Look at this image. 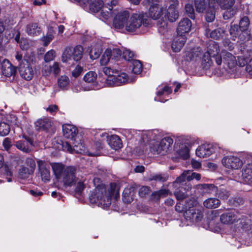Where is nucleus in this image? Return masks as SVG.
Returning a JSON list of instances; mask_svg holds the SVG:
<instances>
[{"mask_svg":"<svg viewBox=\"0 0 252 252\" xmlns=\"http://www.w3.org/2000/svg\"><path fill=\"white\" fill-rule=\"evenodd\" d=\"M150 24V20L148 18L146 13H139L133 14L126 25V30L128 32H136L142 25L148 27Z\"/></svg>","mask_w":252,"mask_h":252,"instance_id":"1","label":"nucleus"},{"mask_svg":"<svg viewBox=\"0 0 252 252\" xmlns=\"http://www.w3.org/2000/svg\"><path fill=\"white\" fill-rule=\"evenodd\" d=\"M90 199L91 203H97L103 208L109 207L111 203V194L104 187L96 188L95 192L90 196Z\"/></svg>","mask_w":252,"mask_h":252,"instance_id":"2","label":"nucleus"},{"mask_svg":"<svg viewBox=\"0 0 252 252\" xmlns=\"http://www.w3.org/2000/svg\"><path fill=\"white\" fill-rule=\"evenodd\" d=\"M201 178V175L199 173H196L190 170L185 171L179 177L177 178L176 180L173 182V185L175 187H178V185L180 184L185 185L187 187L184 188L185 190H190L191 186L189 182L195 179L197 181H199Z\"/></svg>","mask_w":252,"mask_h":252,"instance_id":"3","label":"nucleus"},{"mask_svg":"<svg viewBox=\"0 0 252 252\" xmlns=\"http://www.w3.org/2000/svg\"><path fill=\"white\" fill-rule=\"evenodd\" d=\"M229 32L231 39L234 41L247 42L252 38L250 32L243 31L238 25L231 23L229 28Z\"/></svg>","mask_w":252,"mask_h":252,"instance_id":"4","label":"nucleus"},{"mask_svg":"<svg viewBox=\"0 0 252 252\" xmlns=\"http://www.w3.org/2000/svg\"><path fill=\"white\" fill-rule=\"evenodd\" d=\"M173 139L169 137L162 139L151 147V152L154 154L164 155L173 143Z\"/></svg>","mask_w":252,"mask_h":252,"instance_id":"5","label":"nucleus"},{"mask_svg":"<svg viewBox=\"0 0 252 252\" xmlns=\"http://www.w3.org/2000/svg\"><path fill=\"white\" fill-rule=\"evenodd\" d=\"M221 9L225 10L223 14L224 19H229L236 13V9L233 7L234 0H213Z\"/></svg>","mask_w":252,"mask_h":252,"instance_id":"6","label":"nucleus"},{"mask_svg":"<svg viewBox=\"0 0 252 252\" xmlns=\"http://www.w3.org/2000/svg\"><path fill=\"white\" fill-rule=\"evenodd\" d=\"M83 48L81 46H76L73 50L69 48L64 52L62 56V61L67 62L72 58L74 61H79L82 57Z\"/></svg>","mask_w":252,"mask_h":252,"instance_id":"7","label":"nucleus"},{"mask_svg":"<svg viewBox=\"0 0 252 252\" xmlns=\"http://www.w3.org/2000/svg\"><path fill=\"white\" fill-rule=\"evenodd\" d=\"M76 171V169L74 166L65 167V170L61 178L64 185L71 186L77 181L75 176Z\"/></svg>","mask_w":252,"mask_h":252,"instance_id":"8","label":"nucleus"},{"mask_svg":"<svg viewBox=\"0 0 252 252\" xmlns=\"http://www.w3.org/2000/svg\"><path fill=\"white\" fill-rule=\"evenodd\" d=\"M221 161L226 168L231 169H238L243 164L242 160L240 158L232 156L224 157Z\"/></svg>","mask_w":252,"mask_h":252,"instance_id":"9","label":"nucleus"},{"mask_svg":"<svg viewBox=\"0 0 252 252\" xmlns=\"http://www.w3.org/2000/svg\"><path fill=\"white\" fill-rule=\"evenodd\" d=\"M205 52L215 58V62L218 65L221 64L222 57L220 55H219L220 47L217 42L214 41H210L207 47V50Z\"/></svg>","mask_w":252,"mask_h":252,"instance_id":"10","label":"nucleus"},{"mask_svg":"<svg viewBox=\"0 0 252 252\" xmlns=\"http://www.w3.org/2000/svg\"><path fill=\"white\" fill-rule=\"evenodd\" d=\"M129 17V13L127 11L119 12L113 20V25L115 29H121L126 28V25Z\"/></svg>","mask_w":252,"mask_h":252,"instance_id":"11","label":"nucleus"},{"mask_svg":"<svg viewBox=\"0 0 252 252\" xmlns=\"http://www.w3.org/2000/svg\"><path fill=\"white\" fill-rule=\"evenodd\" d=\"M128 81L127 75L125 73H121L118 74V73L114 76L109 77L106 79V83L108 86H119L126 82Z\"/></svg>","mask_w":252,"mask_h":252,"instance_id":"12","label":"nucleus"},{"mask_svg":"<svg viewBox=\"0 0 252 252\" xmlns=\"http://www.w3.org/2000/svg\"><path fill=\"white\" fill-rule=\"evenodd\" d=\"M19 72L21 77L27 81L32 80L34 74L32 66L24 62L19 64Z\"/></svg>","mask_w":252,"mask_h":252,"instance_id":"13","label":"nucleus"},{"mask_svg":"<svg viewBox=\"0 0 252 252\" xmlns=\"http://www.w3.org/2000/svg\"><path fill=\"white\" fill-rule=\"evenodd\" d=\"M221 57L223 59L224 64L227 65L230 69H233L237 64L236 57L231 53L225 50L221 51Z\"/></svg>","mask_w":252,"mask_h":252,"instance_id":"14","label":"nucleus"},{"mask_svg":"<svg viewBox=\"0 0 252 252\" xmlns=\"http://www.w3.org/2000/svg\"><path fill=\"white\" fill-rule=\"evenodd\" d=\"M39 173L42 181L48 182L50 180V164L40 161L38 163Z\"/></svg>","mask_w":252,"mask_h":252,"instance_id":"15","label":"nucleus"},{"mask_svg":"<svg viewBox=\"0 0 252 252\" xmlns=\"http://www.w3.org/2000/svg\"><path fill=\"white\" fill-rule=\"evenodd\" d=\"M214 152L212 146L209 144H204L199 146L196 150V155L201 158L210 156Z\"/></svg>","mask_w":252,"mask_h":252,"instance_id":"16","label":"nucleus"},{"mask_svg":"<svg viewBox=\"0 0 252 252\" xmlns=\"http://www.w3.org/2000/svg\"><path fill=\"white\" fill-rule=\"evenodd\" d=\"M191 22L188 18H183L178 24L177 28V34L185 35L191 30Z\"/></svg>","mask_w":252,"mask_h":252,"instance_id":"17","label":"nucleus"},{"mask_svg":"<svg viewBox=\"0 0 252 252\" xmlns=\"http://www.w3.org/2000/svg\"><path fill=\"white\" fill-rule=\"evenodd\" d=\"M1 72L6 77H10L15 74L16 68L13 66L9 61L6 59L3 60L1 65Z\"/></svg>","mask_w":252,"mask_h":252,"instance_id":"18","label":"nucleus"},{"mask_svg":"<svg viewBox=\"0 0 252 252\" xmlns=\"http://www.w3.org/2000/svg\"><path fill=\"white\" fill-rule=\"evenodd\" d=\"M187 37L186 35L177 34L172 43V50L175 52H179L184 46Z\"/></svg>","mask_w":252,"mask_h":252,"instance_id":"19","label":"nucleus"},{"mask_svg":"<svg viewBox=\"0 0 252 252\" xmlns=\"http://www.w3.org/2000/svg\"><path fill=\"white\" fill-rule=\"evenodd\" d=\"M243 181L248 184L252 183V163L247 164L242 171Z\"/></svg>","mask_w":252,"mask_h":252,"instance_id":"20","label":"nucleus"},{"mask_svg":"<svg viewBox=\"0 0 252 252\" xmlns=\"http://www.w3.org/2000/svg\"><path fill=\"white\" fill-rule=\"evenodd\" d=\"M184 215L185 217L193 221H198L201 220L203 217L202 214L200 211L193 208L187 210Z\"/></svg>","mask_w":252,"mask_h":252,"instance_id":"21","label":"nucleus"},{"mask_svg":"<svg viewBox=\"0 0 252 252\" xmlns=\"http://www.w3.org/2000/svg\"><path fill=\"white\" fill-rule=\"evenodd\" d=\"M203 53L200 47L194 48L190 51L186 53L187 60L190 61H196L201 59Z\"/></svg>","mask_w":252,"mask_h":252,"instance_id":"22","label":"nucleus"},{"mask_svg":"<svg viewBox=\"0 0 252 252\" xmlns=\"http://www.w3.org/2000/svg\"><path fill=\"white\" fill-rule=\"evenodd\" d=\"M42 29L37 23H31L26 26V31L30 36H37L41 32Z\"/></svg>","mask_w":252,"mask_h":252,"instance_id":"23","label":"nucleus"},{"mask_svg":"<svg viewBox=\"0 0 252 252\" xmlns=\"http://www.w3.org/2000/svg\"><path fill=\"white\" fill-rule=\"evenodd\" d=\"M63 130L64 137L71 140H73L78 133L76 127L70 125L63 126Z\"/></svg>","mask_w":252,"mask_h":252,"instance_id":"24","label":"nucleus"},{"mask_svg":"<svg viewBox=\"0 0 252 252\" xmlns=\"http://www.w3.org/2000/svg\"><path fill=\"white\" fill-rule=\"evenodd\" d=\"M107 142L109 145L115 150L121 149L123 146L122 142L120 138L116 135H112L107 138Z\"/></svg>","mask_w":252,"mask_h":252,"instance_id":"25","label":"nucleus"},{"mask_svg":"<svg viewBox=\"0 0 252 252\" xmlns=\"http://www.w3.org/2000/svg\"><path fill=\"white\" fill-rule=\"evenodd\" d=\"M50 165L56 178L58 179H61L65 170L64 165L61 163L58 162L51 163Z\"/></svg>","mask_w":252,"mask_h":252,"instance_id":"26","label":"nucleus"},{"mask_svg":"<svg viewBox=\"0 0 252 252\" xmlns=\"http://www.w3.org/2000/svg\"><path fill=\"white\" fill-rule=\"evenodd\" d=\"M35 126L37 130L47 131L51 126V122L47 118L40 119L35 122Z\"/></svg>","mask_w":252,"mask_h":252,"instance_id":"27","label":"nucleus"},{"mask_svg":"<svg viewBox=\"0 0 252 252\" xmlns=\"http://www.w3.org/2000/svg\"><path fill=\"white\" fill-rule=\"evenodd\" d=\"M62 147L63 150L72 153L73 151H76L77 153H81L85 151V147L82 143L78 145H74L73 148H72L70 144L68 142H63Z\"/></svg>","mask_w":252,"mask_h":252,"instance_id":"28","label":"nucleus"},{"mask_svg":"<svg viewBox=\"0 0 252 252\" xmlns=\"http://www.w3.org/2000/svg\"><path fill=\"white\" fill-rule=\"evenodd\" d=\"M237 220L236 215L232 212L223 213L220 216V221L224 224H232Z\"/></svg>","mask_w":252,"mask_h":252,"instance_id":"29","label":"nucleus"},{"mask_svg":"<svg viewBox=\"0 0 252 252\" xmlns=\"http://www.w3.org/2000/svg\"><path fill=\"white\" fill-rule=\"evenodd\" d=\"M162 14L163 8L158 5H154L149 8V15L153 19H159Z\"/></svg>","mask_w":252,"mask_h":252,"instance_id":"30","label":"nucleus"},{"mask_svg":"<svg viewBox=\"0 0 252 252\" xmlns=\"http://www.w3.org/2000/svg\"><path fill=\"white\" fill-rule=\"evenodd\" d=\"M224 33V30L220 28L215 29L212 31L209 29H207L205 30V35L207 37L218 39L223 36V34Z\"/></svg>","mask_w":252,"mask_h":252,"instance_id":"31","label":"nucleus"},{"mask_svg":"<svg viewBox=\"0 0 252 252\" xmlns=\"http://www.w3.org/2000/svg\"><path fill=\"white\" fill-rule=\"evenodd\" d=\"M173 186L175 188H176V190L174 192V195L178 200L182 201L187 197L188 194L186 192L189 190L184 189V188L187 187L185 184L184 185L181 184L180 185H178V187H175L174 185Z\"/></svg>","mask_w":252,"mask_h":252,"instance_id":"32","label":"nucleus"},{"mask_svg":"<svg viewBox=\"0 0 252 252\" xmlns=\"http://www.w3.org/2000/svg\"><path fill=\"white\" fill-rule=\"evenodd\" d=\"M31 162V169L26 167H21L19 171V176L21 179H26L33 172V166L35 165L34 161L32 159H29Z\"/></svg>","mask_w":252,"mask_h":252,"instance_id":"33","label":"nucleus"},{"mask_svg":"<svg viewBox=\"0 0 252 252\" xmlns=\"http://www.w3.org/2000/svg\"><path fill=\"white\" fill-rule=\"evenodd\" d=\"M87 0L89 3L90 9L94 12H97L100 10L104 4L102 0Z\"/></svg>","mask_w":252,"mask_h":252,"instance_id":"34","label":"nucleus"},{"mask_svg":"<svg viewBox=\"0 0 252 252\" xmlns=\"http://www.w3.org/2000/svg\"><path fill=\"white\" fill-rule=\"evenodd\" d=\"M198 189H202L204 193H207L209 194L216 192L217 190V187L214 184H199L197 186Z\"/></svg>","mask_w":252,"mask_h":252,"instance_id":"35","label":"nucleus"},{"mask_svg":"<svg viewBox=\"0 0 252 252\" xmlns=\"http://www.w3.org/2000/svg\"><path fill=\"white\" fill-rule=\"evenodd\" d=\"M220 204V200L216 198H209L203 202L204 207L209 209L218 208Z\"/></svg>","mask_w":252,"mask_h":252,"instance_id":"36","label":"nucleus"},{"mask_svg":"<svg viewBox=\"0 0 252 252\" xmlns=\"http://www.w3.org/2000/svg\"><path fill=\"white\" fill-rule=\"evenodd\" d=\"M212 56L208 53H203L201 56V65L203 68L206 69L209 68L213 64V62L211 59Z\"/></svg>","mask_w":252,"mask_h":252,"instance_id":"37","label":"nucleus"},{"mask_svg":"<svg viewBox=\"0 0 252 252\" xmlns=\"http://www.w3.org/2000/svg\"><path fill=\"white\" fill-rule=\"evenodd\" d=\"M111 7L112 6L109 5V3L103 6L101 8L100 16L106 20L111 18L113 14L112 8Z\"/></svg>","mask_w":252,"mask_h":252,"instance_id":"38","label":"nucleus"},{"mask_svg":"<svg viewBox=\"0 0 252 252\" xmlns=\"http://www.w3.org/2000/svg\"><path fill=\"white\" fill-rule=\"evenodd\" d=\"M69 79L66 75H62L58 79V85L62 90H66L69 84Z\"/></svg>","mask_w":252,"mask_h":252,"instance_id":"39","label":"nucleus"},{"mask_svg":"<svg viewBox=\"0 0 252 252\" xmlns=\"http://www.w3.org/2000/svg\"><path fill=\"white\" fill-rule=\"evenodd\" d=\"M102 50L99 45L92 47L90 51L89 55L92 60L97 59L101 54Z\"/></svg>","mask_w":252,"mask_h":252,"instance_id":"40","label":"nucleus"},{"mask_svg":"<svg viewBox=\"0 0 252 252\" xmlns=\"http://www.w3.org/2000/svg\"><path fill=\"white\" fill-rule=\"evenodd\" d=\"M196 10L198 13H202L206 9L207 3L205 0H194Z\"/></svg>","mask_w":252,"mask_h":252,"instance_id":"41","label":"nucleus"},{"mask_svg":"<svg viewBox=\"0 0 252 252\" xmlns=\"http://www.w3.org/2000/svg\"><path fill=\"white\" fill-rule=\"evenodd\" d=\"M250 25V21L248 17L244 16L240 20L238 27H240L243 31L246 32H250L249 31V27Z\"/></svg>","mask_w":252,"mask_h":252,"instance_id":"42","label":"nucleus"},{"mask_svg":"<svg viewBox=\"0 0 252 252\" xmlns=\"http://www.w3.org/2000/svg\"><path fill=\"white\" fill-rule=\"evenodd\" d=\"M111 53V49L109 48L105 50L100 60V63L102 65H106L110 60H112Z\"/></svg>","mask_w":252,"mask_h":252,"instance_id":"43","label":"nucleus"},{"mask_svg":"<svg viewBox=\"0 0 252 252\" xmlns=\"http://www.w3.org/2000/svg\"><path fill=\"white\" fill-rule=\"evenodd\" d=\"M15 145L17 149L23 152L29 153L30 151V147L28 145V143L26 141L23 140L17 141Z\"/></svg>","mask_w":252,"mask_h":252,"instance_id":"44","label":"nucleus"},{"mask_svg":"<svg viewBox=\"0 0 252 252\" xmlns=\"http://www.w3.org/2000/svg\"><path fill=\"white\" fill-rule=\"evenodd\" d=\"M215 18V6L212 7L209 4V7L206 10V19L208 22H211L214 20Z\"/></svg>","mask_w":252,"mask_h":252,"instance_id":"45","label":"nucleus"},{"mask_svg":"<svg viewBox=\"0 0 252 252\" xmlns=\"http://www.w3.org/2000/svg\"><path fill=\"white\" fill-rule=\"evenodd\" d=\"M166 16L170 22H174L178 18V12L177 9H170L167 10Z\"/></svg>","mask_w":252,"mask_h":252,"instance_id":"46","label":"nucleus"},{"mask_svg":"<svg viewBox=\"0 0 252 252\" xmlns=\"http://www.w3.org/2000/svg\"><path fill=\"white\" fill-rule=\"evenodd\" d=\"M131 67L132 71L134 74H140L142 71V65L139 61L133 60L131 62Z\"/></svg>","mask_w":252,"mask_h":252,"instance_id":"47","label":"nucleus"},{"mask_svg":"<svg viewBox=\"0 0 252 252\" xmlns=\"http://www.w3.org/2000/svg\"><path fill=\"white\" fill-rule=\"evenodd\" d=\"M189 151L188 147L186 145L182 144L180 146L178 154L184 159H187L189 157Z\"/></svg>","mask_w":252,"mask_h":252,"instance_id":"48","label":"nucleus"},{"mask_svg":"<svg viewBox=\"0 0 252 252\" xmlns=\"http://www.w3.org/2000/svg\"><path fill=\"white\" fill-rule=\"evenodd\" d=\"M133 193L130 188L125 189L123 193V200L125 202L130 203L133 200Z\"/></svg>","mask_w":252,"mask_h":252,"instance_id":"49","label":"nucleus"},{"mask_svg":"<svg viewBox=\"0 0 252 252\" xmlns=\"http://www.w3.org/2000/svg\"><path fill=\"white\" fill-rule=\"evenodd\" d=\"M96 77L97 75L95 72L90 71L85 74L84 80L86 82L93 83L96 81Z\"/></svg>","mask_w":252,"mask_h":252,"instance_id":"50","label":"nucleus"},{"mask_svg":"<svg viewBox=\"0 0 252 252\" xmlns=\"http://www.w3.org/2000/svg\"><path fill=\"white\" fill-rule=\"evenodd\" d=\"M10 128L9 125L4 122L0 123V135L5 136L10 132Z\"/></svg>","mask_w":252,"mask_h":252,"instance_id":"51","label":"nucleus"},{"mask_svg":"<svg viewBox=\"0 0 252 252\" xmlns=\"http://www.w3.org/2000/svg\"><path fill=\"white\" fill-rule=\"evenodd\" d=\"M169 191L166 189H161L158 191H155L152 193L154 199L158 200L160 197H164L166 196L168 194Z\"/></svg>","mask_w":252,"mask_h":252,"instance_id":"52","label":"nucleus"},{"mask_svg":"<svg viewBox=\"0 0 252 252\" xmlns=\"http://www.w3.org/2000/svg\"><path fill=\"white\" fill-rule=\"evenodd\" d=\"M217 194L218 195V197L220 198L222 200L227 199L230 195V193L229 191L227 190L226 189L223 188H220L219 189H217Z\"/></svg>","mask_w":252,"mask_h":252,"instance_id":"53","label":"nucleus"},{"mask_svg":"<svg viewBox=\"0 0 252 252\" xmlns=\"http://www.w3.org/2000/svg\"><path fill=\"white\" fill-rule=\"evenodd\" d=\"M229 204L232 206H238L243 204V199L240 197H236L229 200Z\"/></svg>","mask_w":252,"mask_h":252,"instance_id":"54","label":"nucleus"},{"mask_svg":"<svg viewBox=\"0 0 252 252\" xmlns=\"http://www.w3.org/2000/svg\"><path fill=\"white\" fill-rule=\"evenodd\" d=\"M24 61L26 62V64L31 65V64L35 62V57L34 54L32 52H27L24 56Z\"/></svg>","mask_w":252,"mask_h":252,"instance_id":"55","label":"nucleus"},{"mask_svg":"<svg viewBox=\"0 0 252 252\" xmlns=\"http://www.w3.org/2000/svg\"><path fill=\"white\" fill-rule=\"evenodd\" d=\"M185 10L187 14L191 19H194L195 18L194 16V10L193 6L190 4H187L185 5Z\"/></svg>","mask_w":252,"mask_h":252,"instance_id":"56","label":"nucleus"},{"mask_svg":"<svg viewBox=\"0 0 252 252\" xmlns=\"http://www.w3.org/2000/svg\"><path fill=\"white\" fill-rule=\"evenodd\" d=\"M122 54V51L119 48H113L111 49V56H112V60H116L121 57Z\"/></svg>","mask_w":252,"mask_h":252,"instance_id":"57","label":"nucleus"},{"mask_svg":"<svg viewBox=\"0 0 252 252\" xmlns=\"http://www.w3.org/2000/svg\"><path fill=\"white\" fill-rule=\"evenodd\" d=\"M56 56L55 51L53 50H51L45 54L44 56V60L45 62H49L53 60Z\"/></svg>","mask_w":252,"mask_h":252,"instance_id":"58","label":"nucleus"},{"mask_svg":"<svg viewBox=\"0 0 252 252\" xmlns=\"http://www.w3.org/2000/svg\"><path fill=\"white\" fill-rule=\"evenodd\" d=\"M2 146L6 151L9 152L12 146L11 139L8 137L5 138L2 142Z\"/></svg>","mask_w":252,"mask_h":252,"instance_id":"59","label":"nucleus"},{"mask_svg":"<svg viewBox=\"0 0 252 252\" xmlns=\"http://www.w3.org/2000/svg\"><path fill=\"white\" fill-rule=\"evenodd\" d=\"M53 34L51 32H48L46 36H43L41 39L42 41L44 42V45L45 46H47L53 40Z\"/></svg>","mask_w":252,"mask_h":252,"instance_id":"60","label":"nucleus"},{"mask_svg":"<svg viewBox=\"0 0 252 252\" xmlns=\"http://www.w3.org/2000/svg\"><path fill=\"white\" fill-rule=\"evenodd\" d=\"M123 57L126 60L130 61L134 56L133 52L127 49H125L122 53Z\"/></svg>","mask_w":252,"mask_h":252,"instance_id":"61","label":"nucleus"},{"mask_svg":"<svg viewBox=\"0 0 252 252\" xmlns=\"http://www.w3.org/2000/svg\"><path fill=\"white\" fill-rule=\"evenodd\" d=\"M179 4L178 0H169L167 1V6H168L167 10L176 9V7Z\"/></svg>","mask_w":252,"mask_h":252,"instance_id":"62","label":"nucleus"},{"mask_svg":"<svg viewBox=\"0 0 252 252\" xmlns=\"http://www.w3.org/2000/svg\"><path fill=\"white\" fill-rule=\"evenodd\" d=\"M102 71L105 75L108 76L107 78L110 76H114L115 74L117 73V72H116V70H114V69H112L111 68L108 67H103Z\"/></svg>","mask_w":252,"mask_h":252,"instance_id":"63","label":"nucleus"},{"mask_svg":"<svg viewBox=\"0 0 252 252\" xmlns=\"http://www.w3.org/2000/svg\"><path fill=\"white\" fill-rule=\"evenodd\" d=\"M150 188L146 186H143L139 189V194L141 197H144L150 192Z\"/></svg>","mask_w":252,"mask_h":252,"instance_id":"64","label":"nucleus"}]
</instances>
